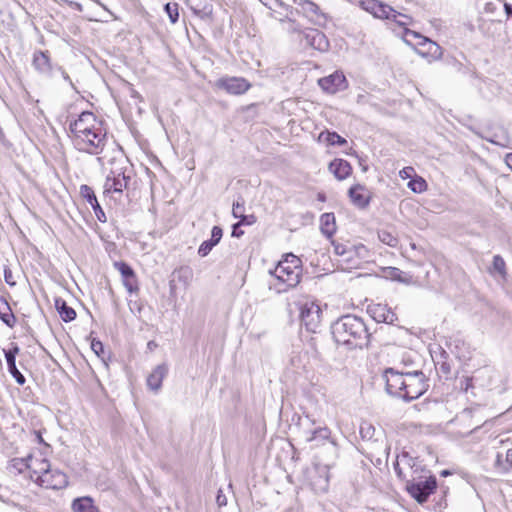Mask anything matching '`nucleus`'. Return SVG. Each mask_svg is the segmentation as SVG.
Listing matches in <instances>:
<instances>
[{
	"label": "nucleus",
	"instance_id": "603ef678",
	"mask_svg": "<svg viewBox=\"0 0 512 512\" xmlns=\"http://www.w3.org/2000/svg\"><path fill=\"white\" fill-rule=\"evenodd\" d=\"M317 199H318L320 202H325L327 198H326L325 193L320 192V193H318V194H317Z\"/></svg>",
	"mask_w": 512,
	"mask_h": 512
},
{
	"label": "nucleus",
	"instance_id": "412c9836",
	"mask_svg": "<svg viewBox=\"0 0 512 512\" xmlns=\"http://www.w3.org/2000/svg\"><path fill=\"white\" fill-rule=\"evenodd\" d=\"M320 230L327 238H332L337 231L334 213H324L320 216Z\"/></svg>",
	"mask_w": 512,
	"mask_h": 512
},
{
	"label": "nucleus",
	"instance_id": "c756f323",
	"mask_svg": "<svg viewBox=\"0 0 512 512\" xmlns=\"http://www.w3.org/2000/svg\"><path fill=\"white\" fill-rule=\"evenodd\" d=\"M494 272L498 273L502 279L507 278L506 263L500 255H495L493 257L492 268L490 269V273Z\"/></svg>",
	"mask_w": 512,
	"mask_h": 512
},
{
	"label": "nucleus",
	"instance_id": "cd10ccee",
	"mask_svg": "<svg viewBox=\"0 0 512 512\" xmlns=\"http://www.w3.org/2000/svg\"><path fill=\"white\" fill-rule=\"evenodd\" d=\"M0 319L5 323L9 328L15 327L17 323V318L12 312V309L7 302V300L3 297L0 298Z\"/></svg>",
	"mask_w": 512,
	"mask_h": 512
},
{
	"label": "nucleus",
	"instance_id": "f257e3e1",
	"mask_svg": "<svg viewBox=\"0 0 512 512\" xmlns=\"http://www.w3.org/2000/svg\"><path fill=\"white\" fill-rule=\"evenodd\" d=\"M66 124L72 147L81 154L96 156L102 161L111 145V136L104 119L92 111H82L69 115Z\"/></svg>",
	"mask_w": 512,
	"mask_h": 512
},
{
	"label": "nucleus",
	"instance_id": "37998d69",
	"mask_svg": "<svg viewBox=\"0 0 512 512\" xmlns=\"http://www.w3.org/2000/svg\"><path fill=\"white\" fill-rule=\"evenodd\" d=\"M386 277L391 279L399 280L401 278V270L395 267H388L384 270Z\"/></svg>",
	"mask_w": 512,
	"mask_h": 512
},
{
	"label": "nucleus",
	"instance_id": "6ab92c4d",
	"mask_svg": "<svg viewBox=\"0 0 512 512\" xmlns=\"http://www.w3.org/2000/svg\"><path fill=\"white\" fill-rule=\"evenodd\" d=\"M387 21H391L398 27L402 28L403 37L406 42H409L410 36H406V32L411 31L408 27L414 23L412 16L399 12L391 6V13H389V19Z\"/></svg>",
	"mask_w": 512,
	"mask_h": 512
},
{
	"label": "nucleus",
	"instance_id": "49530a36",
	"mask_svg": "<svg viewBox=\"0 0 512 512\" xmlns=\"http://www.w3.org/2000/svg\"><path fill=\"white\" fill-rule=\"evenodd\" d=\"M92 349L99 355L100 351H103V346L100 341H93L91 344Z\"/></svg>",
	"mask_w": 512,
	"mask_h": 512
},
{
	"label": "nucleus",
	"instance_id": "c03bdc74",
	"mask_svg": "<svg viewBox=\"0 0 512 512\" xmlns=\"http://www.w3.org/2000/svg\"><path fill=\"white\" fill-rule=\"evenodd\" d=\"M4 279L9 286L13 287L16 285L13 273L9 268L4 269Z\"/></svg>",
	"mask_w": 512,
	"mask_h": 512
},
{
	"label": "nucleus",
	"instance_id": "ddd939ff",
	"mask_svg": "<svg viewBox=\"0 0 512 512\" xmlns=\"http://www.w3.org/2000/svg\"><path fill=\"white\" fill-rule=\"evenodd\" d=\"M36 484L45 489L59 490L68 485V477L58 469L49 468L42 476L37 477Z\"/></svg>",
	"mask_w": 512,
	"mask_h": 512
},
{
	"label": "nucleus",
	"instance_id": "a19ab883",
	"mask_svg": "<svg viewBox=\"0 0 512 512\" xmlns=\"http://www.w3.org/2000/svg\"><path fill=\"white\" fill-rule=\"evenodd\" d=\"M214 243H212L210 240L202 242L198 249V254L202 257L208 255L212 248L214 247Z\"/></svg>",
	"mask_w": 512,
	"mask_h": 512
},
{
	"label": "nucleus",
	"instance_id": "6e6552de",
	"mask_svg": "<svg viewBox=\"0 0 512 512\" xmlns=\"http://www.w3.org/2000/svg\"><path fill=\"white\" fill-rule=\"evenodd\" d=\"M215 87L229 95L240 96L248 92L252 84L244 77L224 76L215 82Z\"/></svg>",
	"mask_w": 512,
	"mask_h": 512
},
{
	"label": "nucleus",
	"instance_id": "f704fd0d",
	"mask_svg": "<svg viewBox=\"0 0 512 512\" xmlns=\"http://www.w3.org/2000/svg\"><path fill=\"white\" fill-rule=\"evenodd\" d=\"M265 5L268 6V8L273 12V16L275 18L282 20V18L280 17L282 15V12L276 9V7L279 6L281 9L285 10V7L282 3H279L278 0H268L267 2H265Z\"/></svg>",
	"mask_w": 512,
	"mask_h": 512
},
{
	"label": "nucleus",
	"instance_id": "8fccbe9b",
	"mask_svg": "<svg viewBox=\"0 0 512 512\" xmlns=\"http://www.w3.org/2000/svg\"><path fill=\"white\" fill-rule=\"evenodd\" d=\"M505 163L512 170V153H508L505 157Z\"/></svg>",
	"mask_w": 512,
	"mask_h": 512
},
{
	"label": "nucleus",
	"instance_id": "9b49d317",
	"mask_svg": "<svg viewBox=\"0 0 512 512\" xmlns=\"http://www.w3.org/2000/svg\"><path fill=\"white\" fill-rule=\"evenodd\" d=\"M406 36H411L413 39L417 40L416 43V51L422 57L428 59H437L441 56V47L434 41L420 35L415 31L406 32Z\"/></svg>",
	"mask_w": 512,
	"mask_h": 512
},
{
	"label": "nucleus",
	"instance_id": "e433bc0d",
	"mask_svg": "<svg viewBox=\"0 0 512 512\" xmlns=\"http://www.w3.org/2000/svg\"><path fill=\"white\" fill-rule=\"evenodd\" d=\"M417 174L416 170L414 169V167L412 166H406L404 168H402L400 171H399V177L402 179V180H407L409 179V181L414 178Z\"/></svg>",
	"mask_w": 512,
	"mask_h": 512
},
{
	"label": "nucleus",
	"instance_id": "4d7b16f0",
	"mask_svg": "<svg viewBox=\"0 0 512 512\" xmlns=\"http://www.w3.org/2000/svg\"><path fill=\"white\" fill-rule=\"evenodd\" d=\"M287 257H288V254H284V255H283L284 261H286V260H287Z\"/></svg>",
	"mask_w": 512,
	"mask_h": 512
},
{
	"label": "nucleus",
	"instance_id": "dca6fc26",
	"mask_svg": "<svg viewBox=\"0 0 512 512\" xmlns=\"http://www.w3.org/2000/svg\"><path fill=\"white\" fill-rule=\"evenodd\" d=\"M328 171L338 180L344 181L353 173V167L345 159L335 158L328 164Z\"/></svg>",
	"mask_w": 512,
	"mask_h": 512
},
{
	"label": "nucleus",
	"instance_id": "a211bd4d",
	"mask_svg": "<svg viewBox=\"0 0 512 512\" xmlns=\"http://www.w3.org/2000/svg\"><path fill=\"white\" fill-rule=\"evenodd\" d=\"M283 262L284 261H280L276 266L270 282V287L278 293L285 292L287 290L286 281L288 278V271L283 266Z\"/></svg>",
	"mask_w": 512,
	"mask_h": 512
},
{
	"label": "nucleus",
	"instance_id": "864d4df0",
	"mask_svg": "<svg viewBox=\"0 0 512 512\" xmlns=\"http://www.w3.org/2000/svg\"><path fill=\"white\" fill-rule=\"evenodd\" d=\"M256 106H257V104H256V103H251V104H249V105H247V106L243 107L242 109H243V110H249V109L255 108Z\"/></svg>",
	"mask_w": 512,
	"mask_h": 512
},
{
	"label": "nucleus",
	"instance_id": "20e7f679",
	"mask_svg": "<svg viewBox=\"0 0 512 512\" xmlns=\"http://www.w3.org/2000/svg\"><path fill=\"white\" fill-rule=\"evenodd\" d=\"M332 335L338 344L356 346L367 337V329L359 317L345 315L332 326Z\"/></svg>",
	"mask_w": 512,
	"mask_h": 512
},
{
	"label": "nucleus",
	"instance_id": "3c124183",
	"mask_svg": "<svg viewBox=\"0 0 512 512\" xmlns=\"http://www.w3.org/2000/svg\"><path fill=\"white\" fill-rule=\"evenodd\" d=\"M504 9H505L507 14L512 15V5H510L508 3H505L504 4Z\"/></svg>",
	"mask_w": 512,
	"mask_h": 512
},
{
	"label": "nucleus",
	"instance_id": "473e14b6",
	"mask_svg": "<svg viewBox=\"0 0 512 512\" xmlns=\"http://www.w3.org/2000/svg\"><path fill=\"white\" fill-rule=\"evenodd\" d=\"M165 11L169 16V19L172 23H176L179 18V5L176 2L167 3L165 5Z\"/></svg>",
	"mask_w": 512,
	"mask_h": 512
},
{
	"label": "nucleus",
	"instance_id": "4468645a",
	"mask_svg": "<svg viewBox=\"0 0 512 512\" xmlns=\"http://www.w3.org/2000/svg\"><path fill=\"white\" fill-rule=\"evenodd\" d=\"M362 10L371 14L374 18L386 21L391 13V6L380 0H357Z\"/></svg>",
	"mask_w": 512,
	"mask_h": 512
},
{
	"label": "nucleus",
	"instance_id": "2eb2a0df",
	"mask_svg": "<svg viewBox=\"0 0 512 512\" xmlns=\"http://www.w3.org/2000/svg\"><path fill=\"white\" fill-rule=\"evenodd\" d=\"M367 313L378 323L391 324L397 319L396 313L385 303L369 304Z\"/></svg>",
	"mask_w": 512,
	"mask_h": 512
},
{
	"label": "nucleus",
	"instance_id": "a18cd8bd",
	"mask_svg": "<svg viewBox=\"0 0 512 512\" xmlns=\"http://www.w3.org/2000/svg\"><path fill=\"white\" fill-rule=\"evenodd\" d=\"M251 222H238L236 224L233 225V230H232V236L234 237H240L243 235V231L240 229V226L243 225V224H250Z\"/></svg>",
	"mask_w": 512,
	"mask_h": 512
},
{
	"label": "nucleus",
	"instance_id": "39448f33",
	"mask_svg": "<svg viewBox=\"0 0 512 512\" xmlns=\"http://www.w3.org/2000/svg\"><path fill=\"white\" fill-rule=\"evenodd\" d=\"M132 178V169L124 161L113 162L103 186L104 195H122L128 189Z\"/></svg>",
	"mask_w": 512,
	"mask_h": 512
},
{
	"label": "nucleus",
	"instance_id": "f03ea898",
	"mask_svg": "<svg viewBox=\"0 0 512 512\" xmlns=\"http://www.w3.org/2000/svg\"><path fill=\"white\" fill-rule=\"evenodd\" d=\"M386 391L405 401L421 397L429 388L428 379L422 371H408L389 367L383 371Z\"/></svg>",
	"mask_w": 512,
	"mask_h": 512
},
{
	"label": "nucleus",
	"instance_id": "2f4dec72",
	"mask_svg": "<svg viewBox=\"0 0 512 512\" xmlns=\"http://www.w3.org/2000/svg\"><path fill=\"white\" fill-rule=\"evenodd\" d=\"M379 239L384 244L390 247H396L398 245V238L387 230H381L379 232Z\"/></svg>",
	"mask_w": 512,
	"mask_h": 512
},
{
	"label": "nucleus",
	"instance_id": "5fc2aeb1",
	"mask_svg": "<svg viewBox=\"0 0 512 512\" xmlns=\"http://www.w3.org/2000/svg\"><path fill=\"white\" fill-rule=\"evenodd\" d=\"M470 416H471L470 412H464L462 414V417H464V418H467V417H470Z\"/></svg>",
	"mask_w": 512,
	"mask_h": 512
},
{
	"label": "nucleus",
	"instance_id": "f8f14e48",
	"mask_svg": "<svg viewBox=\"0 0 512 512\" xmlns=\"http://www.w3.org/2000/svg\"><path fill=\"white\" fill-rule=\"evenodd\" d=\"M121 275L122 284L129 294H138L140 292V285L138 276L133 268L124 261H116L113 264Z\"/></svg>",
	"mask_w": 512,
	"mask_h": 512
},
{
	"label": "nucleus",
	"instance_id": "f3484780",
	"mask_svg": "<svg viewBox=\"0 0 512 512\" xmlns=\"http://www.w3.org/2000/svg\"><path fill=\"white\" fill-rule=\"evenodd\" d=\"M27 468L30 471V478L36 483L37 477L42 476L50 468V463L42 455L29 456L27 459Z\"/></svg>",
	"mask_w": 512,
	"mask_h": 512
},
{
	"label": "nucleus",
	"instance_id": "79ce46f5",
	"mask_svg": "<svg viewBox=\"0 0 512 512\" xmlns=\"http://www.w3.org/2000/svg\"><path fill=\"white\" fill-rule=\"evenodd\" d=\"M222 235H223L222 229L219 226H214L211 231L210 241L212 243H214V245H217L220 242Z\"/></svg>",
	"mask_w": 512,
	"mask_h": 512
},
{
	"label": "nucleus",
	"instance_id": "bb28decb",
	"mask_svg": "<svg viewBox=\"0 0 512 512\" xmlns=\"http://www.w3.org/2000/svg\"><path fill=\"white\" fill-rule=\"evenodd\" d=\"M54 305L64 322H70L76 318V311L72 307L68 306L64 299L60 297L55 298Z\"/></svg>",
	"mask_w": 512,
	"mask_h": 512
},
{
	"label": "nucleus",
	"instance_id": "c85d7f7f",
	"mask_svg": "<svg viewBox=\"0 0 512 512\" xmlns=\"http://www.w3.org/2000/svg\"><path fill=\"white\" fill-rule=\"evenodd\" d=\"M407 187L416 194H422L428 190L427 181L420 175H416L408 183Z\"/></svg>",
	"mask_w": 512,
	"mask_h": 512
},
{
	"label": "nucleus",
	"instance_id": "7c9ffc66",
	"mask_svg": "<svg viewBox=\"0 0 512 512\" xmlns=\"http://www.w3.org/2000/svg\"><path fill=\"white\" fill-rule=\"evenodd\" d=\"M79 193H80V196L90 205L95 203V201H98L96 194H95L94 190L92 189V187H90L86 184H83L80 186Z\"/></svg>",
	"mask_w": 512,
	"mask_h": 512
},
{
	"label": "nucleus",
	"instance_id": "1a4fd4ad",
	"mask_svg": "<svg viewBox=\"0 0 512 512\" xmlns=\"http://www.w3.org/2000/svg\"><path fill=\"white\" fill-rule=\"evenodd\" d=\"M496 447L494 467L501 474L512 472V440L502 439Z\"/></svg>",
	"mask_w": 512,
	"mask_h": 512
},
{
	"label": "nucleus",
	"instance_id": "423d86ee",
	"mask_svg": "<svg viewBox=\"0 0 512 512\" xmlns=\"http://www.w3.org/2000/svg\"><path fill=\"white\" fill-rule=\"evenodd\" d=\"M299 318L307 330L315 332L322 321V310L317 301L311 297H305L297 303Z\"/></svg>",
	"mask_w": 512,
	"mask_h": 512
},
{
	"label": "nucleus",
	"instance_id": "6e6d98bb",
	"mask_svg": "<svg viewBox=\"0 0 512 512\" xmlns=\"http://www.w3.org/2000/svg\"><path fill=\"white\" fill-rule=\"evenodd\" d=\"M478 426H479L478 424H475V425L470 429V431H472V430H473V429H475V428H478Z\"/></svg>",
	"mask_w": 512,
	"mask_h": 512
},
{
	"label": "nucleus",
	"instance_id": "7ed1b4c3",
	"mask_svg": "<svg viewBox=\"0 0 512 512\" xmlns=\"http://www.w3.org/2000/svg\"><path fill=\"white\" fill-rule=\"evenodd\" d=\"M395 471L400 479L406 482V491L418 503H424L437 489L435 476L415 478L407 470H412L409 460L402 459L395 464Z\"/></svg>",
	"mask_w": 512,
	"mask_h": 512
},
{
	"label": "nucleus",
	"instance_id": "ea45409f",
	"mask_svg": "<svg viewBox=\"0 0 512 512\" xmlns=\"http://www.w3.org/2000/svg\"><path fill=\"white\" fill-rule=\"evenodd\" d=\"M459 387L462 391L467 392L474 387L472 376H463L460 379Z\"/></svg>",
	"mask_w": 512,
	"mask_h": 512
},
{
	"label": "nucleus",
	"instance_id": "0eeeda50",
	"mask_svg": "<svg viewBox=\"0 0 512 512\" xmlns=\"http://www.w3.org/2000/svg\"><path fill=\"white\" fill-rule=\"evenodd\" d=\"M317 84L326 95L344 92L349 87V82L342 70H336L330 75L319 78Z\"/></svg>",
	"mask_w": 512,
	"mask_h": 512
},
{
	"label": "nucleus",
	"instance_id": "c9c22d12",
	"mask_svg": "<svg viewBox=\"0 0 512 512\" xmlns=\"http://www.w3.org/2000/svg\"><path fill=\"white\" fill-rule=\"evenodd\" d=\"M302 8L312 18H314V16H318V14H319L318 6L316 4H314L313 2H311V1L303 2L302 3Z\"/></svg>",
	"mask_w": 512,
	"mask_h": 512
},
{
	"label": "nucleus",
	"instance_id": "aec40b11",
	"mask_svg": "<svg viewBox=\"0 0 512 512\" xmlns=\"http://www.w3.org/2000/svg\"><path fill=\"white\" fill-rule=\"evenodd\" d=\"M32 65L43 75H49L52 71V63L48 51H36L33 54Z\"/></svg>",
	"mask_w": 512,
	"mask_h": 512
},
{
	"label": "nucleus",
	"instance_id": "393cba45",
	"mask_svg": "<svg viewBox=\"0 0 512 512\" xmlns=\"http://www.w3.org/2000/svg\"><path fill=\"white\" fill-rule=\"evenodd\" d=\"M166 373L167 368L164 365L157 366L147 377V385L149 388L155 391L160 389Z\"/></svg>",
	"mask_w": 512,
	"mask_h": 512
},
{
	"label": "nucleus",
	"instance_id": "4be33fe9",
	"mask_svg": "<svg viewBox=\"0 0 512 512\" xmlns=\"http://www.w3.org/2000/svg\"><path fill=\"white\" fill-rule=\"evenodd\" d=\"M18 348H14V350H9L6 354H5V358H6V362H7V366H8V370L10 372V374L15 378L16 382L19 384V385H24L25 384V377L23 376V374L18 370L17 366H16V361H15V354L18 352Z\"/></svg>",
	"mask_w": 512,
	"mask_h": 512
},
{
	"label": "nucleus",
	"instance_id": "de8ad7c7",
	"mask_svg": "<svg viewBox=\"0 0 512 512\" xmlns=\"http://www.w3.org/2000/svg\"><path fill=\"white\" fill-rule=\"evenodd\" d=\"M334 251L338 255H343L345 253V248L342 245L334 244Z\"/></svg>",
	"mask_w": 512,
	"mask_h": 512
},
{
	"label": "nucleus",
	"instance_id": "5701e85b",
	"mask_svg": "<svg viewBox=\"0 0 512 512\" xmlns=\"http://www.w3.org/2000/svg\"><path fill=\"white\" fill-rule=\"evenodd\" d=\"M303 275L302 261L299 257L290 253V286H296L301 282Z\"/></svg>",
	"mask_w": 512,
	"mask_h": 512
},
{
	"label": "nucleus",
	"instance_id": "09e8293b",
	"mask_svg": "<svg viewBox=\"0 0 512 512\" xmlns=\"http://www.w3.org/2000/svg\"><path fill=\"white\" fill-rule=\"evenodd\" d=\"M401 363L403 364L402 369L406 370L405 368L412 364V360L409 357H405V355H403Z\"/></svg>",
	"mask_w": 512,
	"mask_h": 512
},
{
	"label": "nucleus",
	"instance_id": "9d476101",
	"mask_svg": "<svg viewBox=\"0 0 512 512\" xmlns=\"http://www.w3.org/2000/svg\"><path fill=\"white\" fill-rule=\"evenodd\" d=\"M347 196L353 206L360 210H364L369 207L374 194L365 184L357 182L349 187Z\"/></svg>",
	"mask_w": 512,
	"mask_h": 512
},
{
	"label": "nucleus",
	"instance_id": "4c0bfd02",
	"mask_svg": "<svg viewBox=\"0 0 512 512\" xmlns=\"http://www.w3.org/2000/svg\"><path fill=\"white\" fill-rule=\"evenodd\" d=\"M91 207L94 210L97 220L101 223H105L107 221V217L99 202L95 201V203H93Z\"/></svg>",
	"mask_w": 512,
	"mask_h": 512
},
{
	"label": "nucleus",
	"instance_id": "72a5a7b5",
	"mask_svg": "<svg viewBox=\"0 0 512 512\" xmlns=\"http://www.w3.org/2000/svg\"><path fill=\"white\" fill-rule=\"evenodd\" d=\"M245 207L244 203L236 202L233 204L232 214L235 218H239V222H248L247 217L244 215Z\"/></svg>",
	"mask_w": 512,
	"mask_h": 512
},
{
	"label": "nucleus",
	"instance_id": "a878e982",
	"mask_svg": "<svg viewBox=\"0 0 512 512\" xmlns=\"http://www.w3.org/2000/svg\"><path fill=\"white\" fill-rule=\"evenodd\" d=\"M72 510L74 512H99L94 500L88 496L76 498L72 502Z\"/></svg>",
	"mask_w": 512,
	"mask_h": 512
},
{
	"label": "nucleus",
	"instance_id": "b1692460",
	"mask_svg": "<svg viewBox=\"0 0 512 512\" xmlns=\"http://www.w3.org/2000/svg\"><path fill=\"white\" fill-rule=\"evenodd\" d=\"M318 141L327 146H344L347 140L337 132L324 130L318 136Z\"/></svg>",
	"mask_w": 512,
	"mask_h": 512
},
{
	"label": "nucleus",
	"instance_id": "58836bf2",
	"mask_svg": "<svg viewBox=\"0 0 512 512\" xmlns=\"http://www.w3.org/2000/svg\"><path fill=\"white\" fill-rule=\"evenodd\" d=\"M313 43L318 42V49H324L327 47L328 42L325 38V35L322 32L315 31L313 32V35L311 36Z\"/></svg>",
	"mask_w": 512,
	"mask_h": 512
}]
</instances>
